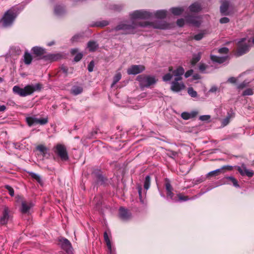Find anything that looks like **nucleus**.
Here are the masks:
<instances>
[{
  "label": "nucleus",
  "mask_w": 254,
  "mask_h": 254,
  "mask_svg": "<svg viewBox=\"0 0 254 254\" xmlns=\"http://www.w3.org/2000/svg\"><path fill=\"white\" fill-rule=\"evenodd\" d=\"M152 16L153 14L152 13L146 10H135L130 14V21L123 22L112 29L110 31L122 30L123 34H132L137 31L138 27H144L148 25H150L156 29H165L168 28V25L161 22L149 23L146 22H141L139 21L141 19H149Z\"/></svg>",
  "instance_id": "nucleus-1"
},
{
  "label": "nucleus",
  "mask_w": 254,
  "mask_h": 254,
  "mask_svg": "<svg viewBox=\"0 0 254 254\" xmlns=\"http://www.w3.org/2000/svg\"><path fill=\"white\" fill-rule=\"evenodd\" d=\"M136 80L139 82L141 88L149 87L155 84L157 82V79L154 76L145 74L138 75L136 77Z\"/></svg>",
  "instance_id": "nucleus-2"
},
{
  "label": "nucleus",
  "mask_w": 254,
  "mask_h": 254,
  "mask_svg": "<svg viewBox=\"0 0 254 254\" xmlns=\"http://www.w3.org/2000/svg\"><path fill=\"white\" fill-rule=\"evenodd\" d=\"M17 14L15 8H12L7 10L2 18V25L5 27L11 26Z\"/></svg>",
  "instance_id": "nucleus-3"
},
{
  "label": "nucleus",
  "mask_w": 254,
  "mask_h": 254,
  "mask_svg": "<svg viewBox=\"0 0 254 254\" xmlns=\"http://www.w3.org/2000/svg\"><path fill=\"white\" fill-rule=\"evenodd\" d=\"M16 202L21 204L20 211L22 213H28L31 207H33V204L31 201H27L22 197L17 196L16 197Z\"/></svg>",
  "instance_id": "nucleus-4"
},
{
  "label": "nucleus",
  "mask_w": 254,
  "mask_h": 254,
  "mask_svg": "<svg viewBox=\"0 0 254 254\" xmlns=\"http://www.w3.org/2000/svg\"><path fill=\"white\" fill-rule=\"evenodd\" d=\"M247 39L246 38H242L238 43V49L237 51V55L238 56H242L249 50L250 42V40H248V42L246 41Z\"/></svg>",
  "instance_id": "nucleus-5"
},
{
  "label": "nucleus",
  "mask_w": 254,
  "mask_h": 254,
  "mask_svg": "<svg viewBox=\"0 0 254 254\" xmlns=\"http://www.w3.org/2000/svg\"><path fill=\"white\" fill-rule=\"evenodd\" d=\"M55 152L63 161H66L68 159L67 152L65 147L62 144H59L55 147Z\"/></svg>",
  "instance_id": "nucleus-6"
},
{
  "label": "nucleus",
  "mask_w": 254,
  "mask_h": 254,
  "mask_svg": "<svg viewBox=\"0 0 254 254\" xmlns=\"http://www.w3.org/2000/svg\"><path fill=\"white\" fill-rule=\"evenodd\" d=\"M26 121L29 126H32L37 124L44 125L48 123L47 118L38 119L35 116L27 117L26 118Z\"/></svg>",
  "instance_id": "nucleus-7"
},
{
  "label": "nucleus",
  "mask_w": 254,
  "mask_h": 254,
  "mask_svg": "<svg viewBox=\"0 0 254 254\" xmlns=\"http://www.w3.org/2000/svg\"><path fill=\"white\" fill-rule=\"evenodd\" d=\"M62 248L66 252L67 254H72V247L70 242L65 238H61L59 240Z\"/></svg>",
  "instance_id": "nucleus-8"
},
{
  "label": "nucleus",
  "mask_w": 254,
  "mask_h": 254,
  "mask_svg": "<svg viewBox=\"0 0 254 254\" xmlns=\"http://www.w3.org/2000/svg\"><path fill=\"white\" fill-rule=\"evenodd\" d=\"M180 77H175L174 81L171 83V89L174 92H179L184 89L185 86L182 82H179L180 81Z\"/></svg>",
  "instance_id": "nucleus-9"
},
{
  "label": "nucleus",
  "mask_w": 254,
  "mask_h": 254,
  "mask_svg": "<svg viewBox=\"0 0 254 254\" xmlns=\"http://www.w3.org/2000/svg\"><path fill=\"white\" fill-rule=\"evenodd\" d=\"M145 70V67L143 65H132L127 70V73L129 75H135L140 73Z\"/></svg>",
  "instance_id": "nucleus-10"
},
{
  "label": "nucleus",
  "mask_w": 254,
  "mask_h": 254,
  "mask_svg": "<svg viewBox=\"0 0 254 254\" xmlns=\"http://www.w3.org/2000/svg\"><path fill=\"white\" fill-rule=\"evenodd\" d=\"M29 89L30 88L29 87H27V85L24 88H21L18 86H14L12 88V90L14 93L17 94L20 96L25 97L29 95V93H28Z\"/></svg>",
  "instance_id": "nucleus-11"
},
{
  "label": "nucleus",
  "mask_w": 254,
  "mask_h": 254,
  "mask_svg": "<svg viewBox=\"0 0 254 254\" xmlns=\"http://www.w3.org/2000/svg\"><path fill=\"white\" fill-rule=\"evenodd\" d=\"M237 170L242 176H247L251 178L254 175L253 172L252 170L247 169L244 165H242L241 167H238Z\"/></svg>",
  "instance_id": "nucleus-12"
},
{
  "label": "nucleus",
  "mask_w": 254,
  "mask_h": 254,
  "mask_svg": "<svg viewBox=\"0 0 254 254\" xmlns=\"http://www.w3.org/2000/svg\"><path fill=\"white\" fill-rule=\"evenodd\" d=\"M186 22L198 27L200 25L201 20L197 17H193V16H188L186 18Z\"/></svg>",
  "instance_id": "nucleus-13"
},
{
  "label": "nucleus",
  "mask_w": 254,
  "mask_h": 254,
  "mask_svg": "<svg viewBox=\"0 0 254 254\" xmlns=\"http://www.w3.org/2000/svg\"><path fill=\"white\" fill-rule=\"evenodd\" d=\"M119 215L121 219L127 220L131 217V213L126 209L121 207L119 210Z\"/></svg>",
  "instance_id": "nucleus-14"
},
{
  "label": "nucleus",
  "mask_w": 254,
  "mask_h": 254,
  "mask_svg": "<svg viewBox=\"0 0 254 254\" xmlns=\"http://www.w3.org/2000/svg\"><path fill=\"white\" fill-rule=\"evenodd\" d=\"M169 71H172L173 73V75L175 76V77H180V80L182 79V75L184 73L185 70L182 67H178L176 70L173 71V67H169Z\"/></svg>",
  "instance_id": "nucleus-15"
},
{
  "label": "nucleus",
  "mask_w": 254,
  "mask_h": 254,
  "mask_svg": "<svg viewBox=\"0 0 254 254\" xmlns=\"http://www.w3.org/2000/svg\"><path fill=\"white\" fill-rule=\"evenodd\" d=\"M9 219V215L8 214V209L7 207H5L3 212L2 215L0 218V223L1 225L6 224Z\"/></svg>",
  "instance_id": "nucleus-16"
},
{
  "label": "nucleus",
  "mask_w": 254,
  "mask_h": 254,
  "mask_svg": "<svg viewBox=\"0 0 254 254\" xmlns=\"http://www.w3.org/2000/svg\"><path fill=\"white\" fill-rule=\"evenodd\" d=\"M198 114V112L196 111H192L190 113L184 112L182 113V118L185 120L190 119L195 117Z\"/></svg>",
  "instance_id": "nucleus-17"
},
{
  "label": "nucleus",
  "mask_w": 254,
  "mask_h": 254,
  "mask_svg": "<svg viewBox=\"0 0 254 254\" xmlns=\"http://www.w3.org/2000/svg\"><path fill=\"white\" fill-rule=\"evenodd\" d=\"M54 12L57 16H62L65 13L66 10L64 7L63 5H56L54 9Z\"/></svg>",
  "instance_id": "nucleus-18"
},
{
  "label": "nucleus",
  "mask_w": 254,
  "mask_h": 254,
  "mask_svg": "<svg viewBox=\"0 0 254 254\" xmlns=\"http://www.w3.org/2000/svg\"><path fill=\"white\" fill-rule=\"evenodd\" d=\"M70 53L71 55H75L74 61L78 62L82 59L83 54L82 53L79 52L77 49H72L71 50Z\"/></svg>",
  "instance_id": "nucleus-19"
},
{
  "label": "nucleus",
  "mask_w": 254,
  "mask_h": 254,
  "mask_svg": "<svg viewBox=\"0 0 254 254\" xmlns=\"http://www.w3.org/2000/svg\"><path fill=\"white\" fill-rule=\"evenodd\" d=\"M227 168L228 169L231 170L232 168L231 166H224L221 169H218L212 171L211 172H210L208 173L207 175V177H209L211 176H216L218 175L220 173H222L223 171V170L225 168Z\"/></svg>",
  "instance_id": "nucleus-20"
},
{
  "label": "nucleus",
  "mask_w": 254,
  "mask_h": 254,
  "mask_svg": "<svg viewBox=\"0 0 254 254\" xmlns=\"http://www.w3.org/2000/svg\"><path fill=\"white\" fill-rule=\"evenodd\" d=\"M87 48L90 52H94L98 49V44L95 41H90L87 43Z\"/></svg>",
  "instance_id": "nucleus-21"
},
{
  "label": "nucleus",
  "mask_w": 254,
  "mask_h": 254,
  "mask_svg": "<svg viewBox=\"0 0 254 254\" xmlns=\"http://www.w3.org/2000/svg\"><path fill=\"white\" fill-rule=\"evenodd\" d=\"M32 51L37 57L41 56L45 53V49L40 47H34L32 48Z\"/></svg>",
  "instance_id": "nucleus-22"
},
{
  "label": "nucleus",
  "mask_w": 254,
  "mask_h": 254,
  "mask_svg": "<svg viewBox=\"0 0 254 254\" xmlns=\"http://www.w3.org/2000/svg\"><path fill=\"white\" fill-rule=\"evenodd\" d=\"M166 190L167 191V197L173 199L174 193L172 192L173 188L169 182H166L165 184Z\"/></svg>",
  "instance_id": "nucleus-23"
},
{
  "label": "nucleus",
  "mask_w": 254,
  "mask_h": 254,
  "mask_svg": "<svg viewBox=\"0 0 254 254\" xmlns=\"http://www.w3.org/2000/svg\"><path fill=\"white\" fill-rule=\"evenodd\" d=\"M227 59V57H218L214 55H211V60L216 63H218L219 64H222L226 61Z\"/></svg>",
  "instance_id": "nucleus-24"
},
{
  "label": "nucleus",
  "mask_w": 254,
  "mask_h": 254,
  "mask_svg": "<svg viewBox=\"0 0 254 254\" xmlns=\"http://www.w3.org/2000/svg\"><path fill=\"white\" fill-rule=\"evenodd\" d=\"M27 87H29V90H28L29 95L32 94L34 91L40 90L41 89V85L39 83H37L35 85H28Z\"/></svg>",
  "instance_id": "nucleus-25"
},
{
  "label": "nucleus",
  "mask_w": 254,
  "mask_h": 254,
  "mask_svg": "<svg viewBox=\"0 0 254 254\" xmlns=\"http://www.w3.org/2000/svg\"><path fill=\"white\" fill-rule=\"evenodd\" d=\"M189 9L191 12H196L201 9V6L199 3L195 2L190 6Z\"/></svg>",
  "instance_id": "nucleus-26"
},
{
  "label": "nucleus",
  "mask_w": 254,
  "mask_h": 254,
  "mask_svg": "<svg viewBox=\"0 0 254 254\" xmlns=\"http://www.w3.org/2000/svg\"><path fill=\"white\" fill-rule=\"evenodd\" d=\"M156 18L163 19L167 15V11L165 10H159L154 12L153 14Z\"/></svg>",
  "instance_id": "nucleus-27"
},
{
  "label": "nucleus",
  "mask_w": 254,
  "mask_h": 254,
  "mask_svg": "<svg viewBox=\"0 0 254 254\" xmlns=\"http://www.w3.org/2000/svg\"><path fill=\"white\" fill-rule=\"evenodd\" d=\"M104 238L105 241L106 242L109 252L110 254H111V253H112L111 243L109 239L108 234L106 232H104Z\"/></svg>",
  "instance_id": "nucleus-28"
},
{
  "label": "nucleus",
  "mask_w": 254,
  "mask_h": 254,
  "mask_svg": "<svg viewBox=\"0 0 254 254\" xmlns=\"http://www.w3.org/2000/svg\"><path fill=\"white\" fill-rule=\"evenodd\" d=\"M83 91V89L80 86H74L72 87L71 92V93L75 95H77L78 94H80Z\"/></svg>",
  "instance_id": "nucleus-29"
},
{
  "label": "nucleus",
  "mask_w": 254,
  "mask_h": 254,
  "mask_svg": "<svg viewBox=\"0 0 254 254\" xmlns=\"http://www.w3.org/2000/svg\"><path fill=\"white\" fill-rule=\"evenodd\" d=\"M32 60V56L28 53L25 52L24 55V62L26 64H31Z\"/></svg>",
  "instance_id": "nucleus-30"
},
{
  "label": "nucleus",
  "mask_w": 254,
  "mask_h": 254,
  "mask_svg": "<svg viewBox=\"0 0 254 254\" xmlns=\"http://www.w3.org/2000/svg\"><path fill=\"white\" fill-rule=\"evenodd\" d=\"M37 149L42 154L43 157H45L46 156L48 150V149L46 147L43 145H40L37 147Z\"/></svg>",
  "instance_id": "nucleus-31"
},
{
  "label": "nucleus",
  "mask_w": 254,
  "mask_h": 254,
  "mask_svg": "<svg viewBox=\"0 0 254 254\" xmlns=\"http://www.w3.org/2000/svg\"><path fill=\"white\" fill-rule=\"evenodd\" d=\"M171 11L174 15H179L182 13L184 9L181 7H173L171 9Z\"/></svg>",
  "instance_id": "nucleus-32"
},
{
  "label": "nucleus",
  "mask_w": 254,
  "mask_h": 254,
  "mask_svg": "<svg viewBox=\"0 0 254 254\" xmlns=\"http://www.w3.org/2000/svg\"><path fill=\"white\" fill-rule=\"evenodd\" d=\"M61 57L60 55L59 54H53V55H49L45 57L47 59L51 60L52 61H57Z\"/></svg>",
  "instance_id": "nucleus-33"
},
{
  "label": "nucleus",
  "mask_w": 254,
  "mask_h": 254,
  "mask_svg": "<svg viewBox=\"0 0 254 254\" xmlns=\"http://www.w3.org/2000/svg\"><path fill=\"white\" fill-rule=\"evenodd\" d=\"M205 34H206V32L204 31H202V32L199 33L198 34L195 35L192 38V39H193L196 41H199V40H201L204 37V36Z\"/></svg>",
  "instance_id": "nucleus-34"
},
{
  "label": "nucleus",
  "mask_w": 254,
  "mask_h": 254,
  "mask_svg": "<svg viewBox=\"0 0 254 254\" xmlns=\"http://www.w3.org/2000/svg\"><path fill=\"white\" fill-rule=\"evenodd\" d=\"M228 8V3L227 2H223L220 6V11L221 13L225 14Z\"/></svg>",
  "instance_id": "nucleus-35"
},
{
  "label": "nucleus",
  "mask_w": 254,
  "mask_h": 254,
  "mask_svg": "<svg viewBox=\"0 0 254 254\" xmlns=\"http://www.w3.org/2000/svg\"><path fill=\"white\" fill-rule=\"evenodd\" d=\"M94 174L96 178V181H97V183L102 184L104 183V177L101 174H100L99 173L97 174L94 173Z\"/></svg>",
  "instance_id": "nucleus-36"
},
{
  "label": "nucleus",
  "mask_w": 254,
  "mask_h": 254,
  "mask_svg": "<svg viewBox=\"0 0 254 254\" xmlns=\"http://www.w3.org/2000/svg\"><path fill=\"white\" fill-rule=\"evenodd\" d=\"M151 179L149 176H147L145 177L144 183V188L146 190H147L150 185Z\"/></svg>",
  "instance_id": "nucleus-37"
},
{
  "label": "nucleus",
  "mask_w": 254,
  "mask_h": 254,
  "mask_svg": "<svg viewBox=\"0 0 254 254\" xmlns=\"http://www.w3.org/2000/svg\"><path fill=\"white\" fill-rule=\"evenodd\" d=\"M83 37V34H77L74 35L71 38V41L72 43L77 42L79 41L80 39H81Z\"/></svg>",
  "instance_id": "nucleus-38"
},
{
  "label": "nucleus",
  "mask_w": 254,
  "mask_h": 254,
  "mask_svg": "<svg viewBox=\"0 0 254 254\" xmlns=\"http://www.w3.org/2000/svg\"><path fill=\"white\" fill-rule=\"evenodd\" d=\"M29 174L31 176V177L35 180H36L38 183H39L40 184H42V180L41 179L40 176L39 175L33 172L30 173Z\"/></svg>",
  "instance_id": "nucleus-39"
},
{
  "label": "nucleus",
  "mask_w": 254,
  "mask_h": 254,
  "mask_svg": "<svg viewBox=\"0 0 254 254\" xmlns=\"http://www.w3.org/2000/svg\"><path fill=\"white\" fill-rule=\"evenodd\" d=\"M225 179L231 181L233 183L234 186H235V187H236V188L239 187V185L238 183L237 180L235 178H234L233 177H232V176L227 177L225 178Z\"/></svg>",
  "instance_id": "nucleus-40"
},
{
  "label": "nucleus",
  "mask_w": 254,
  "mask_h": 254,
  "mask_svg": "<svg viewBox=\"0 0 254 254\" xmlns=\"http://www.w3.org/2000/svg\"><path fill=\"white\" fill-rule=\"evenodd\" d=\"M200 59V56L199 54L195 55L193 56V58L191 61V64L192 65H195Z\"/></svg>",
  "instance_id": "nucleus-41"
},
{
  "label": "nucleus",
  "mask_w": 254,
  "mask_h": 254,
  "mask_svg": "<svg viewBox=\"0 0 254 254\" xmlns=\"http://www.w3.org/2000/svg\"><path fill=\"white\" fill-rule=\"evenodd\" d=\"M188 93L191 97H196L197 96V92L192 87L188 88Z\"/></svg>",
  "instance_id": "nucleus-42"
},
{
  "label": "nucleus",
  "mask_w": 254,
  "mask_h": 254,
  "mask_svg": "<svg viewBox=\"0 0 254 254\" xmlns=\"http://www.w3.org/2000/svg\"><path fill=\"white\" fill-rule=\"evenodd\" d=\"M121 74L120 73H117L114 77L113 82L112 86L116 84L121 79Z\"/></svg>",
  "instance_id": "nucleus-43"
},
{
  "label": "nucleus",
  "mask_w": 254,
  "mask_h": 254,
  "mask_svg": "<svg viewBox=\"0 0 254 254\" xmlns=\"http://www.w3.org/2000/svg\"><path fill=\"white\" fill-rule=\"evenodd\" d=\"M138 191L139 193V200L141 203L144 204L145 203V200L144 199L142 198V195H141V191H142V188L141 186H139L137 187Z\"/></svg>",
  "instance_id": "nucleus-44"
},
{
  "label": "nucleus",
  "mask_w": 254,
  "mask_h": 254,
  "mask_svg": "<svg viewBox=\"0 0 254 254\" xmlns=\"http://www.w3.org/2000/svg\"><path fill=\"white\" fill-rule=\"evenodd\" d=\"M230 119H231V116L228 115L226 117V118L222 120V125L223 127L226 126L229 123Z\"/></svg>",
  "instance_id": "nucleus-45"
},
{
  "label": "nucleus",
  "mask_w": 254,
  "mask_h": 254,
  "mask_svg": "<svg viewBox=\"0 0 254 254\" xmlns=\"http://www.w3.org/2000/svg\"><path fill=\"white\" fill-rule=\"evenodd\" d=\"M254 94L253 90L251 88L246 89L243 93V96H249L252 95Z\"/></svg>",
  "instance_id": "nucleus-46"
},
{
  "label": "nucleus",
  "mask_w": 254,
  "mask_h": 254,
  "mask_svg": "<svg viewBox=\"0 0 254 254\" xmlns=\"http://www.w3.org/2000/svg\"><path fill=\"white\" fill-rule=\"evenodd\" d=\"M173 75V74H171L170 73H167L163 77V79L165 81H169L172 78Z\"/></svg>",
  "instance_id": "nucleus-47"
},
{
  "label": "nucleus",
  "mask_w": 254,
  "mask_h": 254,
  "mask_svg": "<svg viewBox=\"0 0 254 254\" xmlns=\"http://www.w3.org/2000/svg\"><path fill=\"white\" fill-rule=\"evenodd\" d=\"M210 119V116L209 115H202L199 117V120L202 121H207Z\"/></svg>",
  "instance_id": "nucleus-48"
},
{
  "label": "nucleus",
  "mask_w": 254,
  "mask_h": 254,
  "mask_svg": "<svg viewBox=\"0 0 254 254\" xmlns=\"http://www.w3.org/2000/svg\"><path fill=\"white\" fill-rule=\"evenodd\" d=\"M94 66V62L93 61H92L90 62L88 65V70L89 72H92L93 70V68Z\"/></svg>",
  "instance_id": "nucleus-49"
},
{
  "label": "nucleus",
  "mask_w": 254,
  "mask_h": 254,
  "mask_svg": "<svg viewBox=\"0 0 254 254\" xmlns=\"http://www.w3.org/2000/svg\"><path fill=\"white\" fill-rule=\"evenodd\" d=\"M5 188L8 190L9 194L11 196L14 195V190L13 189L9 186H6Z\"/></svg>",
  "instance_id": "nucleus-50"
},
{
  "label": "nucleus",
  "mask_w": 254,
  "mask_h": 254,
  "mask_svg": "<svg viewBox=\"0 0 254 254\" xmlns=\"http://www.w3.org/2000/svg\"><path fill=\"white\" fill-rule=\"evenodd\" d=\"M109 24V23L107 21H102L101 22H99L97 23V26H100V27H104Z\"/></svg>",
  "instance_id": "nucleus-51"
},
{
  "label": "nucleus",
  "mask_w": 254,
  "mask_h": 254,
  "mask_svg": "<svg viewBox=\"0 0 254 254\" xmlns=\"http://www.w3.org/2000/svg\"><path fill=\"white\" fill-rule=\"evenodd\" d=\"M218 52L220 54H227L228 52V49L226 47L220 48L218 50Z\"/></svg>",
  "instance_id": "nucleus-52"
},
{
  "label": "nucleus",
  "mask_w": 254,
  "mask_h": 254,
  "mask_svg": "<svg viewBox=\"0 0 254 254\" xmlns=\"http://www.w3.org/2000/svg\"><path fill=\"white\" fill-rule=\"evenodd\" d=\"M178 196L180 201H186L189 199V198L187 196H183L180 194H178Z\"/></svg>",
  "instance_id": "nucleus-53"
},
{
  "label": "nucleus",
  "mask_w": 254,
  "mask_h": 254,
  "mask_svg": "<svg viewBox=\"0 0 254 254\" xmlns=\"http://www.w3.org/2000/svg\"><path fill=\"white\" fill-rule=\"evenodd\" d=\"M177 25L180 27H182L185 24V20L183 18L179 19L177 22Z\"/></svg>",
  "instance_id": "nucleus-54"
},
{
  "label": "nucleus",
  "mask_w": 254,
  "mask_h": 254,
  "mask_svg": "<svg viewBox=\"0 0 254 254\" xmlns=\"http://www.w3.org/2000/svg\"><path fill=\"white\" fill-rule=\"evenodd\" d=\"M229 19L226 17L221 18L220 19V22L222 24L227 23L229 22Z\"/></svg>",
  "instance_id": "nucleus-55"
},
{
  "label": "nucleus",
  "mask_w": 254,
  "mask_h": 254,
  "mask_svg": "<svg viewBox=\"0 0 254 254\" xmlns=\"http://www.w3.org/2000/svg\"><path fill=\"white\" fill-rule=\"evenodd\" d=\"M248 83V82L244 81L238 85V88L239 89H243L247 86Z\"/></svg>",
  "instance_id": "nucleus-56"
},
{
  "label": "nucleus",
  "mask_w": 254,
  "mask_h": 254,
  "mask_svg": "<svg viewBox=\"0 0 254 254\" xmlns=\"http://www.w3.org/2000/svg\"><path fill=\"white\" fill-rule=\"evenodd\" d=\"M193 70L192 69H190L188 71H187L185 74V76L186 78H188L189 77H190L193 73Z\"/></svg>",
  "instance_id": "nucleus-57"
},
{
  "label": "nucleus",
  "mask_w": 254,
  "mask_h": 254,
  "mask_svg": "<svg viewBox=\"0 0 254 254\" xmlns=\"http://www.w3.org/2000/svg\"><path fill=\"white\" fill-rule=\"evenodd\" d=\"M61 71H63V72L66 74L67 73L68 68L65 66L63 65L61 67Z\"/></svg>",
  "instance_id": "nucleus-58"
},
{
  "label": "nucleus",
  "mask_w": 254,
  "mask_h": 254,
  "mask_svg": "<svg viewBox=\"0 0 254 254\" xmlns=\"http://www.w3.org/2000/svg\"><path fill=\"white\" fill-rule=\"evenodd\" d=\"M228 81L230 83H234L236 82V79L235 77H232L228 79Z\"/></svg>",
  "instance_id": "nucleus-59"
},
{
  "label": "nucleus",
  "mask_w": 254,
  "mask_h": 254,
  "mask_svg": "<svg viewBox=\"0 0 254 254\" xmlns=\"http://www.w3.org/2000/svg\"><path fill=\"white\" fill-rule=\"evenodd\" d=\"M206 68V65L204 64H201L199 66V69L201 71H203Z\"/></svg>",
  "instance_id": "nucleus-60"
},
{
  "label": "nucleus",
  "mask_w": 254,
  "mask_h": 254,
  "mask_svg": "<svg viewBox=\"0 0 254 254\" xmlns=\"http://www.w3.org/2000/svg\"><path fill=\"white\" fill-rule=\"evenodd\" d=\"M218 90V88L216 86L212 87L209 90V92H215Z\"/></svg>",
  "instance_id": "nucleus-61"
},
{
  "label": "nucleus",
  "mask_w": 254,
  "mask_h": 254,
  "mask_svg": "<svg viewBox=\"0 0 254 254\" xmlns=\"http://www.w3.org/2000/svg\"><path fill=\"white\" fill-rule=\"evenodd\" d=\"M6 109V107L5 105H0V112H3Z\"/></svg>",
  "instance_id": "nucleus-62"
},
{
  "label": "nucleus",
  "mask_w": 254,
  "mask_h": 254,
  "mask_svg": "<svg viewBox=\"0 0 254 254\" xmlns=\"http://www.w3.org/2000/svg\"><path fill=\"white\" fill-rule=\"evenodd\" d=\"M193 78L195 79H197L199 78V76L198 74H195L193 75Z\"/></svg>",
  "instance_id": "nucleus-63"
},
{
  "label": "nucleus",
  "mask_w": 254,
  "mask_h": 254,
  "mask_svg": "<svg viewBox=\"0 0 254 254\" xmlns=\"http://www.w3.org/2000/svg\"><path fill=\"white\" fill-rule=\"evenodd\" d=\"M53 44H54V42H50V43H48V46H50L53 45Z\"/></svg>",
  "instance_id": "nucleus-64"
}]
</instances>
